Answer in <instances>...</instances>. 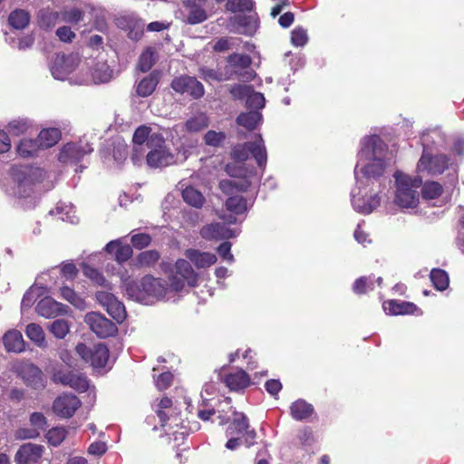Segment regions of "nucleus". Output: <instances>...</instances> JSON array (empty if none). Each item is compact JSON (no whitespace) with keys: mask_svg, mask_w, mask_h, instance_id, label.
Listing matches in <instances>:
<instances>
[{"mask_svg":"<svg viewBox=\"0 0 464 464\" xmlns=\"http://www.w3.org/2000/svg\"><path fill=\"white\" fill-rule=\"evenodd\" d=\"M227 437H239L246 447L255 444L256 432L250 429L246 416L242 412H233V419L226 430Z\"/></svg>","mask_w":464,"mask_h":464,"instance_id":"1a4fd4ad","label":"nucleus"},{"mask_svg":"<svg viewBox=\"0 0 464 464\" xmlns=\"http://www.w3.org/2000/svg\"><path fill=\"white\" fill-rule=\"evenodd\" d=\"M383 310L391 315L415 314L419 312V308L413 303L393 300L383 303Z\"/></svg>","mask_w":464,"mask_h":464,"instance_id":"393cba45","label":"nucleus"},{"mask_svg":"<svg viewBox=\"0 0 464 464\" xmlns=\"http://www.w3.org/2000/svg\"><path fill=\"white\" fill-rule=\"evenodd\" d=\"M48 328L49 331L58 339H63L70 330L69 324L64 319L53 321Z\"/></svg>","mask_w":464,"mask_h":464,"instance_id":"09e8293b","label":"nucleus"},{"mask_svg":"<svg viewBox=\"0 0 464 464\" xmlns=\"http://www.w3.org/2000/svg\"><path fill=\"white\" fill-rule=\"evenodd\" d=\"M172 411V401L168 397L162 398L158 403V409L156 410L161 426H166L169 420H177V416H174Z\"/></svg>","mask_w":464,"mask_h":464,"instance_id":"f704fd0d","label":"nucleus"},{"mask_svg":"<svg viewBox=\"0 0 464 464\" xmlns=\"http://www.w3.org/2000/svg\"><path fill=\"white\" fill-rule=\"evenodd\" d=\"M81 401L72 393H63L53 403V412L62 418H71L81 406Z\"/></svg>","mask_w":464,"mask_h":464,"instance_id":"6ab92c4d","label":"nucleus"},{"mask_svg":"<svg viewBox=\"0 0 464 464\" xmlns=\"http://www.w3.org/2000/svg\"><path fill=\"white\" fill-rule=\"evenodd\" d=\"M31 127V122L27 119H16L8 123V130L12 135L19 136L25 133Z\"/></svg>","mask_w":464,"mask_h":464,"instance_id":"8fccbe9b","label":"nucleus"},{"mask_svg":"<svg viewBox=\"0 0 464 464\" xmlns=\"http://www.w3.org/2000/svg\"><path fill=\"white\" fill-rule=\"evenodd\" d=\"M232 157L237 161H246L249 158H254L258 167H265L267 154L261 135H256L253 141L235 146L232 150Z\"/></svg>","mask_w":464,"mask_h":464,"instance_id":"0eeeda50","label":"nucleus"},{"mask_svg":"<svg viewBox=\"0 0 464 464\" xmlns=\"http://www.w3.org/2000/svg\"><path fill=\"white\" fill-rule=\"evenodd\" d=\"M308 41L306 30L302 27H297L292 31L291 43L295 46H304Z\"/></svg>","mask_w":464,"mask_h":464,"instance_id":"052dcab7","label":"nucleus"},{"mask_svg":"<svg viewBox=\"0 0 464 464\" xmlns=\"http://www.w3.org/2000/svg\"><path fill=\"white\" fill-rule=\"evenodd\" d=\"M114 77L112 69L105 61H98L92 66V79L94 83H105Z\"/></svg>","mask_w":464,"mask_h":464,"instance_id":"a878e982","label":"nucleus"},{"mask_svg":"<svg viewBox=\"0 0 464 464\" xmlns=\"http://www.w3.org/2000/svg\"><path fill=\"white\" fill-rule=\"evenodd\" d=\"M240 233L239 228H230L226 223H211L200 229V236L206 240H222L233 238Z\"/></svg>","mask_w":464,"mask_h":464,"instance_id":"f3484780","label":"nucleus"},{"mask_svg":"<svg viewBox=\"0 0 464 464\" xmlns=\"http://www.w3.org/2000/svg\"><path fill=\"white\" fill-rule=\"evenodd\" d=\"M39 150L37 140L29 139L22 140L16 148L17 153L23 158L34 157Z\"/></svg>","mask_w":464,"mask_h":464,"instance_id":"37998d69","label":"nucleus"},{"mask_svg":"<svg viewBox=\"0 0 464 464\" xmlns=\"http://www.w3.org/2000/svg\"><path fill=\"white\" fill-rule=\"evenodd\" d=\"M209 124L208 117L206 113L199 112L189 119L183 125H177L176 129H186L188 132H198L206 129Z\"/></svg>","mask_w":464,"mask_h":464,"instance_id":"c756f323","label":"nucleus"},{"mask_svg":"<svg viewBox=\"0 0 464 464\" xmlns=\"http://www.w3.org/2000/svg\"><path fill=\"white\" fill-rule=\"evenodd\" d=\"M92 151V148L87 142H69L61 149L58 160L64 164H74Z\"/></svg>","mask_w":464,"mask_h":464,"instance_id":"ddd939ff","label":"nucleus"},{"mask_svg":"<svg viewBox=\"0 0 464 464\" xmlns=\"http://www.w3.org/2000/svg\"><path fill=\"white\" fill-rule=\"evenodd\" d=\"M123 285L129 298L145 304L162 299L168 290L164 281L151 276H146L140 281L126 279Z\"/></svg>","mask_w":464,"mask_h":464,"instance_id":"7ed1b4c3","label":"nucleus"},{"mask_svg":"<svg viewBox=\"0 0 464 464\" xmlns=\"http://www.w3.org/2000/svg\"><path fill=\"white\" fill-rule=\"evenodd\" d=\"M173 375L169 372H162L158 376V378L155 380L156 386L159 390H165L167 389L172 382Z\"/></svg>","mask_w":464,"mask_h":464,"instance_id":"774afa93","label":"nucleus"},{"mask_svg":"<svg viewBox=\"0 0 464 464\" xmlns=\"http://www.w3.org/2000/svg\"><path fill=\"white\" fill-rule=\"evenodd\" d=\"M53 380L56 383L69 386L80 392H85L89 388V381L87 378L83 374L72 371H57L53 373Z\"/></svg>","mask_w":464,"mask_h":464,"instance_id":"aec40b11","label":"nucleus"},{"mask_svg":"<svg viewBox=\"0 0 464 464\" xmlns=\"http://www.w3.org/2000/svg\"><path fill=\"white\" fill-rule=\"evenodd\" d=\"M117 24L119 27L128 31L130 39L134 41L141 39L144 33L145 23L135 14H126L118 18Z\"/></svg>","mask_w":464,"mask_h":464,"instance_id":"4be33fe9","label":"nucleus"},{"mask_svg":"<svg viewBox=\"0 0 464 464\" xmlns=\"http://www.w3.org/2000/svg\"><path fill=\"white\" fill-rule=\"evenodd\" d=\"M226 208L233 214L239 215L245 213L248 207L244 197L236 195L226 200Z\"/></svg>","mask_w":464,"mask_h":464,"instance_id":"79ce46f5","label":"nucleus"},{"mask_svg":"<svg viewBox=\"0 0 464 464\" xmlns=\"http://www.w3.org/2000/svg\"><path fill=\"white\" fill-rule=\"evenodd\" d=\"M61 130L57 128L43 130L38 135V146L40 149H47L55 145L61 139Z\"/></svg>","mask_w":464,"mask_h":464,"instance_id":"2f4dec72","label":"nucleus"},{"mask_svg":"<svg viewBox=\"0 0 464 464\" xmlns=\"http://www.w3.org/2000/svg\"><path fill=\"white\" fill-rule=\"evenodd\" d=\"M253 7V0H228L226 4V8L233 13L251 11Z\"/></svg>","mask_w":464,"mask_h":464,"instance_id":"3c124183","label":"nucleus"},{"mask_svg":"<svg viewBox=\"0 0 464 464\" xmlns=\"http://www.w3.org/2000/svg\"><path fill=\"white\" fill-rule=\"evenodd\" d=\"M83 274L96 285L107 286L105 277L97 269L90 266H84Z\"/></svg>","mask_w":464,"mask_h":464,"instance_id":"bf43d9fd","label":"nucleus"},{"mask_svg":"<svg viewBox=\"0 0 464 464\" xmlns=\"http://www.w3.org/2000/svg\"><path fill=\"white\" fill-rule=\"evenodd\" d=\"M68 307L51 297L41 299L36 304V313L45 318L56 317L60 314H66Z\"/></svg>","mask_w":464,"mask_h":464,"instance_id":"5701e85b","label":"nucleus"},{"mask_svg":"<svg viewBox=\"0 0 464 464\" xmlns=\"http://www.w3.org/2000/svg\"><path fill=\"white\" fill-rule=\"evenodd\" d=\"M291 415L296 420L309 419L314 413V407L304 400H297L290 407Z\"/></svg>","mask_w":464,"mask_h":464,"instance_id":"473e14b6","label":"nucleus"},{"mask_svg":"<svg viewBox=\"0 0 464 464\" xmlns=\"http://www.w3.org/2000/svg\"><path fill=\"white\" fill-rule=\"evenodd\" d=\"M252 92V87L249 85L236 84L230 89V93L235 99H244L248 96Z\"/></svg>","mask_w":464,"mask_h":464,"instance_id":"e2e57ef3","label":"nucleus"},{"mask_svg":"<svg viewBox=\"0 0 464 464\" xmlns=\"http://www.w3.org/2000/svg\"><path fill=\"white\" fill-rule=\"evenodd\" d=\"M44 447L33 443L22 445L15 453L16 464H49L47 459H43Z\"/></svg>","mask_w":464,"mask_h":464,"instance_id":"2eb2a0df","label":"nucleus"},{"mask_svg":"<svg viewBox=\"0 0 464 464\" xmlns=\"http://www.w3.org/2000/svg\"><path fill=\"white\" fill-rule=\"evenodd\" d=\"M26 336L39 347L46 345L45 334L43 328L34 323L29 324L25 329Z\"/></svg>","mask_w":464,"mask_h":464,"instance_id":"ea45409f","label":"nucleus"},{"mask_svg":"<svg viewBox=\"0 0 464 464\" xmlns=\"http://www.w3.org/2000/svg\"><path fill=\"white\" fill-rule=\"evenodd\" d=\"M184 4L188 11L187 21L188 24H196L207 19L208 16L204 6L198 4L196 0H186Z\"/></svg>","mask_w":464,"mask_h":464,"instance_id":"cd10ccee","label":"nucleus"},{"mask_svg":"<svg viewBox=\"0 0 464 464\" xmlns=\"http://www.w3.org/2000/svg\"><path fill=\"white\" fill-rule=\"evenodd\" d=\"M160 258V254L155 250H148L140 253L138 256V263L141 266H151Z\"/></svg>","mask_w":464,"mask_h":464,"instance_id":"13d9d810","label":"nucleus"},{"mask_svg":"<svg viewBox=\"0 0 464 464\" xmlns=\"http://www.w3.org/2000/svg\"><path fill=\"white\" fill-rule=\"evenodd\" d=\"M60 272L66 280L73 279L78 274V270L75 265L71 262L64 263L62 266Z\"/></svg>","mask_w":464,"mask_h":464,"instance_id":"338daca9","label":"nucleus"},{"mask_svg":"<svg viewBox=\"0 0 464 464\" xmlns=\"http://www.w3.org/2000/svg\"><path fill=\"white\" fill-rule=\"evenodd\" d=\"M43 289L40 286L33 285L31 286L26 293L24 295L21 303L22 311L30 308L36 299L42 295Z\"/></svg>","mask_w":464,"mask_h":464,"instance_id":"49530a36","label":"nucleus"},{"mask_svg":"<svg viewBox=\"0 0 464 464\" xmlns=\"http://www.w3.org/2000/svg\"><path fill=\"white\" fill-rule=\"evenodd\" d=\"M61 22L60 14L50 9H42L38 14V24L42 28H52Z\"/></svg>","mask_w":464,"mask_h":464,"instance_id":"58836bf2","label":"nucleus"},{"mask_svg":"<svg viewBox=\"0 0 464 464\" xmlns=\"http://www.w3.org/2000/svg\"><path fill=\"white\" fill-rule=\"evenodd\" d=\"M159 83V75L155 72L141 79L136 85V93L140 97H148L153 93Z\"/></svg>","mask_w":464,"mask_h":464,"instance_id":"c85d7f7f","label":"nucleus"},{"mask_svg":"<svg viewBox=\"0 0 464 464\" xmlns=\"http://www.w3.org/2000/svg\"><path fill=\"white\" fill-rule=\"evenodd\" d=\"M391 164L392 154L387 144L377 135L365 137L354 168L355 180L358 184L374 185Z\"/></svg>","mask_w":464,"mask_h":464,"instance_id":"f257e3e1","label":"nucleus"},{"mask_svg":"<svg viewBox=\"0 0 464 464\" xmlns=\"http://www.w3.org/2000/svg\"><path fill=\"white\" fill-rule=\"evenodd\" d=\"M422 197L425 199H434L440 196L442 187L435 181L427 182L422 187Z\"/></svg>","mask_w":464,"mask_h":464,"instance_id":"864d4df0","label":"nucleus"},{"mask_svg":"<svg viewBox=\"0 0 464 464\" xmlns=\"http://www.w3.org/2000/svg\"><path fill=\"white\" fill-rule=\"evenodd\" d=\"M185 256L198 268H207L217 262V256L215 254L209 252H201L198 249H187Z\"/></svg>","mask_w":464,"mask_h":464,"instance_id":"b1692460","label":"nucleus"},{"mask_svg":"<svg viewBox=\"0 0 464 464\" xmlns=\"http://www.w3.org/2000/svg\"><path fill=\"white\" fill-rule=\"evenodd\" d=\"M79 58L74 54H56L51 65L53 78L63 81L78 65Z\"/></svg>","mask_w":464,"mask_h":464,"instance_id":"4468645a","label":"nucleus"},{"mask_svg":"<svg viewBox=\"0 0 464 464\" xmlns=\"http://www.w3.org/2000/svg\"><path fill=\"white\" fill-rule=\"evenodd\" d=\"M60 294L62 298L69 302L74 307L83 310L86 308L84 299L79 295L75 291L68 286H63L60 288Z\"/></svg>","mask_w":464,"mask_h":464,"instance_id":"a19ab883","label":"nucleus"},{"mask_svg":"<svg viewBox=\"0 0 464 464\" xmlns=\"http://www.w3.org/2000/svg\"><path fill=\"white\" fill-rule=\"evenodd\" d=\"M393 177L395 179L394 204L401 208H416L420 200L419 188L422 185L421 179L411 177L401 171H396Z\"/></svg>","mask_w":464,"mask_h":464,"instance_id":"20e7f679","label":"nucleus"},{"mask_svg":"<svg viewBox=\"0 0 464 464\" xmlns=\"http://www.w3.org/2000/svg\"><path fill=\"white\" fill-rule=\"evenodd\" d=\"M172 89L180 93H188L195 99H198L204 95L203 84L195 77L182 75L175 78L171 82Z\"/></svg>","mask_w":464,"mask_h":464,"instance_id":"a211bd4d","label":"nucleus"},{"mask_svg":"<svg viewBox=\"0 0 464 464\" xmlns=\"http://www.w3.org/2000/svg\"><path fill=\"white\" fill-rule=\"evenodd\" d=\"M372 184H358L351 191V203L353 209L362 214H370L381 204L378 192L374 191Z\"/></svg>","mask_w":464,"mask_h":464,"instance_id":"39448f33","label":"nucleus"},{"mask_svg":"<svg viewBox=\"0 0 464 464\" xmlns=\"http://www.w3.org/2000/svg\"><path fill=\"white\" fill-rule=\"evenodd\" d=\"M237 43L238 39L237 38H220L216 42L214 50L217 52L227 51L236 46Z\"/></svg>","mask_w":464,"mask_h":464,"instance_id":"680f3d73","label":"nucleus"},{"mask_svg":"<svg viewBox=\"0 0 464 464\" xmlns=\"http://www.w3.org/2000/svg\"><path fill=\"white\" fill-rule=\"evenodd\" d=\"M182 198L187 204L196 208H201L205 203L202 193L192 186H188L182 190Z\"/></svg>","mask_w":464,"mask_h":464,"instance_id":"c9c22d12","label":"nucleus"},{"mask_svg":"<svg viewBox=\"0 0 464 464\" xmlns=\"http://www.w3.org/2000/svg\"><path fill=\"white\" fill-rule=\"evenodd\" d=\"M67 430L63 427H55L48 430L46 439L53 446H58L65 439Z\"/></svg>","mask_w":464,"mask_h":464,"instance_id":"5fc2aeb1","label":"nucleus"},{"mask_svg":"<svg viewBox=\"0 0 464 464\" xmlns=\"http://www.w3.org/2000/svg\"><path fill=\"white\" fill-rule=\"evenodd\" d=\"M262 115L258 111H250L248 112H243L237 118L238 125L245 127L246 129L252 130L261 122Z\"/></svg>","mask_w":464,"mask_h":464,"instance_id":"e433bc0d","label":"nucleus"},{"mask_svg":"<svg viewBox=\"0 0 464 464\" xmlns=\"http://www.w3.org/2000/svg\"><path fill=\"white\" fill-rule=\"evenodd\" d=\"M229 64L234 67L238 79L243 82H249L256 76L255 72L249 68L252 60L246 54L233 53L228 57Z\"/></svg>","mask_w":464,"mask_h":464,"instance_id":"412c9836","label":"nucleus"},{"mask_svg":"<svg viewBox=\"0 0 464 464\" xmlns=\"http://www.w3.org/2000/svg\"><path fill=\"white\" fill-rule=\"evenodd\" d=\"M423 153L417 165L418 172H427L430 175L443 173L450 164L448 156L444 154L430 155L426 151V145L423 144Z\"/></svg>","mask_w":464,"mask_h":464,"instance_id":"9b49d317","label":"nucleus"},{"mask_svg":"<svg viewBox=\"0 0 464 464\" xmlns=\"http://www.w3.org/2000/svg\"><path fill=\"white\" fill-rule=\"evenodd\" d=\"M12 177L11 194L17 198L18 204L24 209L34 208L37 203L34 187L44 179V170L32 166L14 167Z\"/></svg>","mask_w":464,"mask_h":464,"instance_id":"f03ea898","label":"nucleus"},{"mask_svg":"<svg viewBox=\"0 0 464 464\" xmlns=\"http://www.w3.org/2000/svg\"><path fill=\"white\" fill-rule=\"evenodd\" d=\"M151 238L148 234H136L131 237V243L138 249L144 248L150 245Z\"/></svg>","mask_w":464,"mask_h":464,"instance_id":"0e129e2a","label":"nucleus"},{"mask_svg":"<svg viewBox=\"0 0 464 464\" xmlns=\"http://www.w3.org/2000/svg\"><path fill=\"white\" fill-rule=\"evenodd\" d=\"M3 343L7 352L21 353L24 350V341L17 330L8 331L3 337Z\"/></svg>","mask_w":464,"mask_h":464,"instance_id":"bb28decb","label":"nucleus"},{"mask_svg":"<svg viewBox=\"0 0 464 464\" xmlns=\"http://www.w3.org/2000/svg\"><path fill=\"white\" fill-rule=\"evenodd\" d=\"M157 134L151 132V129L148 126L141 125L136 129L133 134V153L131 160L134 164H139L146 151L149 149V141L152 135Z\"/></svg>","mask_w":464,"mask_h":464,"instance_id":"dca6fc26","label":"nucleus"},{"mask_svg":"<svg viewBox=\"0 0 464 464\" xmlns=\"http://www.w3.org/2000/svg\"><path fill=\"white\" fill-rule=\"evenodd\" d=\"M146 161L150 168H163L177 163L175 155L166 147L161 134H154L149 141Z\"/></svg>","mask_w":464,"mask_h":464,"instance_id":"423d86ee","label":"nucleus"},{"mask_svg":"<svg viewBox=\"0 0 464 464\" xmlns=\"http://www.w3.org/2000/svg\"><path fill=\"white\" fill-rule=\"evenodd\" d=\"M203 140L208 146L220 147L226 140V134L223 131L208 130Z\"/></svg>","mask_w":464,"mask_h":464,"instance_id":"603ef678","label":"nucleus"},{"mask_svg":"<svg viewBox=\"0 0 464 464\" xmlns=\"http://www.w3.org/2000/svg\"><path fill=\"white\" fill-rule=\"evenodd\" d=\"M154 63V53L150 48H149L140 54L138 67L141 72H145L150 70Z\"/></svg>","mask_w":464,"mask_h":464,"instance_id":"6e6d98bb","label":"nucleus"},{"mask_svg":"<svg viewBox=\"0 0 464 464\" xmlns=\"http://www.w3.org/2000/svg\"><path fill=\"white\" fill-rule=\"evenodd\" d=\"M105 310L118 323H121L126 317L125 307L123 304L117 298L110 303Z\"/></svg>","mask_w":464,"mask_h":464,"instance_id":"a18cd8bd","label":"nucleus"},{"mask_svg":"<svg viewBox=\"0 0 464 464\" xmlns=\"http://www.w3.org/2000/svg\"><path fill=\"white\" fill-rule=\"evenodd\" d=\"M75 350L82 359L86 362H90L93 368H103L109 359V350L102 343L92 346L78 343Z\"/></svg>","mask_w":464,"mask_h":464,"instance_id":"9d476101","label":"nucleus"},{"mask_svg":"<svg viewBox=\"0 0 464 464\" xmlns=\"http://www.w3.org/2000/svg\"><path fill=\"white\" fill-rule=\"evenodd\" d=\"M84 322L100 338L113 336L118 331L116 324L100 313H88L85 315Z\"/></svg>","mask_w":464,"mask_h":464,"instance_id":"f8f14e48","label":"nucleus"},{"mask_svg":"<svg viewBox=\"0 0 464 464\" xmlns=\"http://www.w3.org/2000/svg\"><path fill=\"white\" fill-rule=\"evenodd\" d=\"M50 214L56 215L63 221L69 223H77L78 218L75 215V210L71 203L59 202L53 210L50 211Z\"/></svg>","mask_w":464,"mask_h":464,"instance_id":"72a5a7b5","label":"nucleus"},{"mask_svg":"<svg viewBox=\"0 0 464 464\" xmlns=\"http://www.w3.org/2000/svg\"><path fill=\"white\" fill-rule=\"evenodd\" d=\"M30 22V14L24 9L13 11L8 17L9 24L16 30L24 29Z\"/></svg>","mask_w":464,"mask_h":464,"instance_id":"4c0bfd02","label":"nucleus"},{"mask_svg":"<svg viewBox=\"0 0 464 464\" xmlns=\"http://www.w3.org/2000/svg\"><path fill=\"white\" fill-rule=\"evenodd\" d=\"M433 286L439 291H444L448 288L450 279L448 274L440 268H434L430 274Z\"/></svg>","mask_w":464,"mask_h":464,"instance_id":"c03bdc74","label":"nucleus"},{"mask_svg":"<svg viewBox=\"0 0 464 464\" xmlns=\"http://www.w3.org/2000/svg\"><path fill=\"white\" fill-rule=\"evenodd\" d=\"M246 106L253 111H257L265 106V97L262 93L252 92L246 97Z\"/></svg>","mask_w":464,"mask_h":464,"instance_id":"4d7b16f0","label":"nucleus"},{"mask_svg":"<svg viewBox=\"0 0 464 464\" xmlns=\"http://www.w3.org/2000/svg\"><path fill=\"white\" fill-rule=\"evenodd\" d=\"M198 275L194 271L190 263L185 259H179L175 264V271L170 277V287L176 292L188 287H194L198 284Z\"/></svg>","mask_w":464,"mask_h":464,"instance_id":"6e6552de","label":"nucleus"},{"mask_svg":"<svg viewBox=\"0 0 464 464\" xmlns=\"http://www.w3.org/2000/svg\"><path fill=\"white\" fill-rule=\"evenodd\" d=\"M60 14L61 22L77 24L83 20V13L76 7L64 9Z\"/></svg>","mask_w":464,"mask_h":464,"instance_id":"de8ad7c7","label":"nucleus"},{"mask_svg":"<svg viewBox=\"0 0 464 464\" xmlns=\"http://www.w3.org/2000/svg\"><path fill=\"white\" fill-rule=\"evenodd\" d=\"M132 256V249L130 246L119 245L117 247L115 257L116 260L120 263L127 261Z\"/></svg>","mask_w":464,"mask_h":464,"instance_id":"69168bd1","label":"nucleus"},{"mask_svg":"<svg viewBox=\"0 0 464 464\" xmlns=\"http://www.w3.org/2000/svg\"><path fill=\"white\" fill-rule=\"evenodd\" d=\"M250 379L246 372L242 370L236 371L235 372L229 373L225 378V383L227 386L233 391H238L245 389L249 385Z\"/></svg>","mask_w":464,"mask_h":464,"instance_id":"7c9ffc66","label":"nucleus"}]
</instances>
